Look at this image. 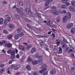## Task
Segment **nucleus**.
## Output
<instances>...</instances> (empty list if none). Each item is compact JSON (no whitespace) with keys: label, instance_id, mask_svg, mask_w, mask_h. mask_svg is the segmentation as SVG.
<instances>
[{"label":"nucleus","instance_id":"f257e3e1","mask_svg":"<svg viewBox=\"0 0 75 75\" xmlns=\"http://www.w3.org/2000/svg\"><path fill=\"white\" fill-rule=\"evenodd\" d=\"M47 68L46 65L43 64L42 65L41 67V68L42 69L39 71V73H40V74H42L43 72H45V71L47 70V68Z\"/></svg>","mask_w":75,"mask_h":75},{"label":"nucleus","instance_id":"f03ea898","mask_svg":"<svg viewBox=\"0 0 75 75\" xmlns=\"http://www.w3.org/2000/svg\"><path fill=\"white\" fill-rule=\"evenodd\" d=\"M45 1H46L45 3V6L47 7V6H48L50 4V2H52L53 0H45Z\"/></svg>","mask_w":75,"mask_h":75},{"label":"nucleus","instance_id":"7ed1b4c3","mask_svg":"<svg viewBox=\"0 0 75 75\" xmlns=\"http://www.w3.org/2000/svg\"><path fill=\"white\" fill-rule=\"evenodd\" d=\"M73 25H74V24L72 23L68 24L67 26V28L68 29L71 28L73 26Z\"/></svg>","mask_w":75,"mask_h":75},{"label":"nucleus","instance_id":"20e7f679","mask_svg":"<svg viewBox=\"0 0 75 75\" xmlns=\"http://www.w3.org/2000/svg\"><path fill=\"white\" fill-rule=\"evenodd\" d=\"M62 3H65V4L67 6H68L69 5V4L67 2V1H68V0H62Z\"/></svg>","mask_w":75,"mask_h":75},{"label":"nucleus","instance_id":"39448f33","mask_svg":"<svg viewBox=\"0 0 75 75\" xmlns=\"http://www.w3.org/2000/svg\"><path fill=\"white\" fill-rule=\"evenodd\" d=\"M19 48L20 50H22V51H25V47L24 46H22L21 45H20L19 46Z\"/></svg>","mask_w":75,"mask_h":75},{"label":"nucleus","instance_id":"423d86ee","mask_svg":"<svg viewBox=\"0 0 75 75\" xmlns=\"http://www.w3.org/2000/svg\"><path fill=\"white\" fill-rule=\"evenodd\" d=\"M37 50L36 49L35 47L33 48L31 50V52L32 54H33L34 52H35Z\"/></svg>","mask_w":75,"mask_h":75},{"label":"nucleus","instance_id":"0eeeda50","mask_svg":"<svg viewBox=\"0 0 75 75\" xmlns=\"http://www.w3.org/2000/svg\"><path fill=\"white\" fill-rule=\"evenodd\" d=\"M67 15L68 18L70 19L71 18V14L69 12H68L67 13Z\"/></svg>","mask_w":75,"mask_h":75},{"label":"nucleus","instance_id":"6e6552de","mask_svg":"<svg viewBox=\"0 0 75 75\" xmlns=\"http://www.w3.org/2000/svg\"><path fill=\"white\" fill-rule=\"evenodd\" d=\"M56 72L55 69H52L51 70L50 74L51 75H54L55 74Z\"/></svg>","mask_w":75,"mask_h":75},{"label":"nucleus","instance_id":"1a4fd4ad","mask_svg":"<svg viewBox=\"0 0 75 75\" xmlns=\"http://www.w3.org/2000/svg\"><path fill=\"white\" fill-rule=\"evenodd\" d=\"M25 11L28 14H30L31 13L30 11V9L29 8H27L25 9Z\"/></svg>","mask_w":75,"mask_h":75},{"label":"nucleus","instance_id":"9d476101","mask_svg":"<svg viewBox=\"0 0 75 75\" xmlns=\"http://www.w3.org/2000/svg\"><path fill=\"white\" fill-rule=\"evenodd\" d=\"M16 10L18 11V13H19L21 15H22L23 14V12L21 11H20L19 8H16Z\"/></svg>","mask_w":75,"mask_h":75},{"label":"nucleus","instance_id":"9b49d317","mask_svg":"<svg viewBox=\"0 0 75 75\" xmlns=\"http://www.w3.org/2000/svg\"><path fill=\"white\" fill-rule=\"evenodd\" d=\"M5 46L6 47H7L8 48H10L11 46H12V45L11 43H8L6 44H5Z\"/></svg>","mask_w":75,"mask_h":75},{"label":"nucleus","instance_id":"f8f14e48","mask_svg":"<svg viewBox=\"0 0 75 75\" xmlns=\"http://www.w3.org/2000/svg\"><path fill=\"white\" fill-rule=\"evenodd\" d=\"M71 33L72 34H74L75 33V28H72L71 30Z\"/></svg>","mask_w":75,"mask_h":75},{"label":"nucleus","instance_id":"ddd939ff","mask_svg":"<svg viewBox=\"0 0 75 75\" xmlns=\"http://www.w3.org/2000/svg\"><path fill=\"white\" fill-rule=\"evenodd\" d=\"M60 16L59 15L58 17L57 18V20L56 21L57 23H59L60 21Z\"/></svg>","mask_w":75,"mask_h":75},{"label":"nucleus","instance_id":"4468645a","mask_svg":"<svg viewBox=\"0 0 75 75\" xmlns=\"http://www.w3.org/2000/svg\"><path fill=\"white\" fill-rule=\"evenodd\" d=\"M8 27L10 28H14L15 26L13 24H10L9 25Z\"/></svg>","mask_w":75,"mask_h":75},{"label":"nucleus","instance_id":"2eb2a0df","mask_svg":"<svg viewBox=\"0 0 75 75\" xmlns=\"http://www.w3.org/2000/svg\"><path fill=\"white\" fill-rule=\"evenodd\" d=\"M15 70H18L20 68V66L19 65H17L14 67Z\"/></svg>","mask_w":75,"mask_h":75},{"label":"nucleus","instance_id":"dca6fc26","mask_svg":"<svg viewBox=\"0 0 75 75\" xmlns=\"http://www.w3.org/2000/svg\"><path fill=\"white\" fill-rule=\"evenodd\" d=\"M34 56L35 57V58H38V57L39 56V53L38 52L36 53V54L34 55Z\"/></svg>","mask_w":75,"mask_h":75},{"label":"nucleus","instance_id":"f3484780","mask_svg":"<svg viewBox=\"0 0 75 75\" xmlns=\"http://www.w3.org/2000/svg\"><path fill=\"white\" fill-rule=\"evenodd\" d=\"M69 9L70 10H71V11H74L75 10V8L74 7L70 6L69 7Z\"/></svg>","mask_w":75,"mask_h":75},{"label":"nucleus","instance_id":"a211bd4d","mask_svg":"<svg viewBox=\"0 0 75 75\" xmlns=\"http://www.w3.org/2000/svg\"><path fill=\"white\" fill-rule=\"evenodd\" d=\"M14 38L15 40H18L19 38V34L15 35Z\"/></svg>","mask_w":75,"mask_h":75},{"label":"nucleus","instance_id":"6ab92c4d","mask_svg":"<svg viewBox=\"0 0 75 75\" xmlns=\"http://www.w3.org/2000/svg\"><path fill=\"white\" fill-rule=\"evenodd\" d=\"M3 18H1L0 19V24H3Z\"/></svg>","mask_w":75,"mask_h":75},{"label":"nucleus","instance_id":"aec40b11","mask_svg":"<svg viewBox=\"0 0 75 75\" xmlns=\"http://www.w3.org/2000/svg\"><path fill=\"white\" fill-rule=\"evenodd\" d=\"M31 47H32V45H29L28 46L26 47V49L27 50H28L30 48H31Z\"/></svg>","mask_w":75,"mask_h":75},{"label":"nucleus","instance_id":"412c9836","mask_svg":"<svg viewBox=\"0 0 75 75\" xmlns=\"http://www.w3.org/2000/svg\"><path fill=\"white\" fill-rule=\"evenodd\" d=\"M26 69H28V71H30L31 70V67H30V66L28 65L26 67Z\"/></svg>","mask_w":75,"mask_h":75},{"label":"nucleus","instance_id":"4be33fe9","mask_svg":"<svg viewBox=\"0 0 75 75\" xmlns=\"http://www.w3.org/2000/svg\"><path fill=\"white\" fill-rule=\"evenodd\" d=\"M61 8H65L67 9V7L65 5H63L61 6Z\"/></svg>","mask_w":75,"mask_h":75},{"label":"nucleus","instance_id":"5701e85b","mask_svg":"<svg viewBox=\"0 0 75 75\" xmlns=\"http://www.w3.org/2000/svg\"><path fill=\"white\" fill-rule=\"evenodd\" d=\"M58 51H59V49L58 48H56L54 51V52L56 54H57L58 53Z\"/></svg>","mask_w":75,"mask_h":75},{"label":"nucleus","instance_id":"b1692460","mask_svg":"<svg viewBox=\"0 0 75 75\" xmlns=\"http://www.w3.org/2000/svg\"><path fill=\"white\" fill-rule=\"evenodd\" d=\"M13 37V35H8L7 37V38L9 40H11V38H12Z\"/></svg>","mask_w":75,"mask_h":75},{"label":"nucleus","instance_id":"393cba45","mask_svg":"<svg viewBox=\"0 0 75 75\" xmlns=\"http://www.w3.org/2000/svg\"><path fill=\"white\" fill-rule=\"evenodd\" d=\"M50 26H52L53 27H54V28H56V27H57V26L52 23H51V24L50 25Z\"/></svg>","mask_w":75,"mask_h":75},{"label":"nucleus","instance_id":"a878e982","mask_svg":"<svg viewBox=\"0 0 75 75\" xmlns=\"http://www.w3.org/2000/svg\"><path fill=\"white\" fill-rule=\"evenodd\" d=\"M32 63L33 65H35V64H37V61L36 60L32 62Z\"/></svg>","mask_w":75,"mask_h":75},{"label":"nucleus","instance_id":"bb28decb","mask_svg":"<svg viewBox=\"0 0 75 75\" xmlns=\"http://www.w3.org/2000/svg\"><path fill=\"white\" fill-rule=\"evenodd\" d=\"M7 21H8V22H10L11 21V17H10V16L7 17Z\"/></svg>","mask_w":75,"mask_h":75},{"label":"nucleus","instance_id":"cd10ccee","mask_svg":"<svg viewBox=\"0 0 75 75\" xmlns=\"http://www.w3.org/2000/svg\"><path fill=\"white\" fill-rule=\"evenodd\" d=\"M27 26L29 28V29H32L33 28V27H32V26H31V25L28 24L27 25Z\"/></svg>","mask_w":75,"mask_h":75},{"label":"nucleus","instance_id":"c85d7f7f","mask_svg":"<svg viewBox=\"0 0 75 75\" xmlns=\"http://www.w3.org/2000/svg\"><path fill=\"white\" fill-rule=\"evenodd\" d=\"M5 71V68H3L0 70V73H3Z\"/></svg>","mask_w":75,"mask_h":75},{"label":"nucleus","instance_id":"c756f323","mask_svg":"<svg viewBox=\"0 0 75 75\" xmlns=\"http://www.w3.org/2000/svg\"><path fill=\"white\" fill-rule=\"evenodd\" d=\"M28 61L29 62H31V61H33V59H32V58H31V57H29L28 59Z\"/></svg>","mask_w":75,"mask_h":75},{"label":"nucleus","instance_id":"7c9ffc66","mask_svg":"<svg viewBox=\"0 0 75 75\" xmlns=\"http://www.w3.org/2000/svg\"><path fill=\"white\" fill-rule=\"evenodd\" d=\"M16 54V52H15V51H12L11 52V55H15V54Z\"/></svg>","mask_w":75,"mask_h":75},{"label":"nucleus","instance_id":"2f4dec72","mask_svg":"<svg viewBox=\"0 0 75 75\" xmlns=\"http://www.w3.org/2000/svg\"><path fill=\"white\" fill-rule=\"evenodd\" d=\"M24 19H25V20L27 21V22H30V20H29L28 18H27L25 17L24 18Z\"/></svg>","mask_w":75,"mask_h":75},{"label":"nucleus","instance_id":"473e14b6","mask_svg":"<svg viewBox=\"0 0 75 75\" xmlns=\"http://www.w3.org/2000/svg\"><path fill=\"white\" fill-rule=\"evenodd\" d=\"M56 10L55 11H50V12L52 14H53V15H55V12Z\"/></svg>","mask_w":75,"mask_h":75},{"label":"nucleus","instance_id":"72a5a7b5","mask_svg":"<svg viewBox=\"0 0 75 75\" xmlns=\"http://www.w3.org/2000/svg\"><path fill=\"white\" fill-rule=\"evenodd\" d=\"M67 16H65L63 19V21L64 22L66 20H67Z\"/></svg>","mask_w":75,"mask_h":75},{"label":"nucleus","instance_id":"f704fd0d","mask_svg":"<svg viewBox=\"0 0 75 75\" xmlns=\"http://www.w3.org/2000/svg\"><path fill=\"white\" fill-rule=\"evenodd\" d=\"M63 41L64 42H65V43H67L68 42H67V40L66 39L64 38V37H63Z\"/></svg>","mask_w":75,"mask_h":75},{"label":"nucleus","instance_id":"c9c22d12","mask_svg":"<svg viewBox=\"0 0 75 75\" xmlns=\"http://www.w3.org/2000/svg\"><path fill=\"white\" fill-rule=\"evenodd\" d=\"M74 50V48H72V49H71L70 50L68 51V53H69L70 52H73V51Z\"/></svg>","mask_w":75,"mask_h":75},{"label":"nucleus","instance_id":"e433bc0d","mask_svg":"<svg viewBox=\"0 0 75 75\" xmlns=\"http://www.w3.org/2000/svg\"><path fill=\"white\" fill-rule=\"evenodd\" d=\"M17 33H20V32H21V28H19L17 29Z\"/></svg>","mask_w":75,"mask_h":75},{"label":"nucleus","instance_id":"4c0bfd02","mask_svg":"<svg viewBox=\"0 0 75 75\" xmlns=\"http://www.w3.org/2000/svg\"><path fill=\"white\" fill-rule=\"evenodd\" d=\"M75 67H73L72 68H71L70 69L71 71V72H73L74 71V68Z\"/></svg>","mask_w":75,"mask_h":75},{"label":"nucleus","instance_id":"58836bf2","mask_svg":"<svg viewBox=\"0 0 75 75\" xmlns=\"http://www.w3.org/2000/svg\"><path fill=\"white\" fill-rule=\"evenodd\" d=\"M11 58V59H14L16 57V55H12L10 56Z\"/></svg>","mask_w":75,"mask_h":75},{"label":"nucleus","instance_id":"ea45409f","mask_svg":"<svg viewBox=\"0 0 75 75\" xmlns=\"http://www.w3.org/2000/svg\"><path fill=\"white\" fill-rule=\"evenodd\" d=\"M71 4L73 6L75 7V1H72L71 2Z\"/></svg>","mask_w":75,"mask_h":75},{"label":"nucleus","instance_id":"a19ab883","mask_svg":"<svg viewBox=\"0 0 75 75\" xmlns=\"http://www.w3.org/2000/svg\"><path fill=\"white\" fill-rule=\"evenodd\" d=\"M3 33H4L5 34H8V33L7 31L5 30H3Z\"/></svg>","mask_w":75,"mask_h":75},{"label":"nucleus","instance_id":"79ce46f5","mask_svg":"<svg viewBox=\"0 0 75 75\" xmlns=\"http://www.w3.org/2000/svg\"><path fill=\"white\" fill-rule=\"evenodd\" d=\"M36 15H37V16H38V17L39 18H40L41 17V16L40 15V14L39 13H36Z\"/></svg>","mask_w":75,"mask_h":75},{"label":"nucleus","instance_id":"37998d69","mask_svg":"<svg viewBox=\"0 0 75 75\" xmlns=\"http://www.w3.org/2000/svg\"><path fill=\"white\" fill-rule=\"evenodd\" d=\"M24 35V33L23 32H21L20 34V37H23Z\"/></svg>","mask_w":75,"mask_h":75},{"label":"nucleus","instance_id":"c03bdc74","mask_svg":"<svg viewBox=\"0 0 75 75\" xmlns=\"http://www.w3.org/2000/svg\"><path fill=\"white\" fill-rule=\"evenodd\" d=\"M7 24V20H5L4 21V26H5Z\"/></svg>","mask_w":75,"mask_h":75},{"label":"nucleus","instance_id":"a18cd8bd","mask_svg":"<svg viewBox=\"0 0 75 75\" xmlns=\"http://www.w3.org/2000/svg\"><path fill=\"white\" fill-rule=\"evenodd\" d=\"M59 14V12L57 11H56V12H55V15H58Z\"/></svg>","mask_w":75,"mask_h":75},{"label":"nucleus","instance_id":"49530a36","mask_svg":"<svg viewBox=\"0 0 75 75\" xmlns=\"http://www.w3.org/2000/svg\"><path fill=\"white\" fill-rule=\"evenodd\" d=\"M51 8L53 10H56L57 9V8L55 6H52Z\"/></svg>","mask_w":75,"mask_h":75},{"label":"nucleus","instance_id":"de8ad7c7","mask_svg":"<svg viewBox=\"0 0 75 75\" xmlns=\"http://www.w3.org/2000/svg\"><path fill=\"white\" fill-rule=\"evenodd\" d=\"M21 15L22 16H24V17H26V16H27V15L24 13H23Z\"/></svg>","mask_w":75,"mask_h":75},{"label":"nucleus","instance_id":"09e8293b","mask_svg":"<svg viewBox=\"0 0 75 75\" xmlns=\"http://www.w3.org/2000/svg\"><path fill=\"white\" fill-rule=\"evenodd\" d=\"M0 67L1 68H3L4 67V64H1L0 65Z\"/></svg>","mask_w":75,"mask_h":75},{"label":"nucleus","instance_id":"8fccbe9b","mask_svg":"<svg viewBox=\"0 0 75 75\" xmlns=\"http://www.w3.org/2000/svg\"><path fill=\"white\" fill-rule=\"evenodd\" d=\"M42 61H43V59H39V63H41V62H42Z\"/></svg>","mask_w":75,"mask_h":75},{"label":"nucleus","instance_id":"3c124183","mask_svg":"<svg viewBox=\"0 0 75 75\" xmlns=\"http://www.w3.org/2000/svg\"><path fill=\"white\" fill-rule=\"evenodd\" d=\"M2 4H7V1H4L2 2Z\"/></svg>","mask_w":75,"mask_h":75},{"label":"nucleus","instance_id":"603ef678","mask_svg":"<svg viewBox=\"0 0 75 75\" xmlns=\"http://www.w3.org/2000/svg\"><path fill=\"white\" fill-rule=\"evenodd\" d=\"M68 50H69V47H67L66 48V49L65 50V51H66V52H67V51H69Z\"/></svg>","mask_w":75,"mask_h":75},{"label":"nucleus","instance_id":"864d4df0","mask_svg":"<svg viewBox=\"0 0 75 75\" xmlns=\"http://www.w3.org/2000/svg\"><path fill=\"white\" fill-rule=\"evenodd\" d=\"M24 59V57L23 56L22 57V59L21 60V62H23V59Z\"/></svg>","mask_w":75,"mask_h":75},{"label":"nucleus","instance_id":"5fc2aeb1","mask_svg":"<svg viewBox=\"0 0 75 75\" xmlns=\"http://www.w3.org/2000/svg\"><path fill=\"white\" fill-rule=\"evenodd\" d=\"M15 17H16L17 18H20V17H19V16H18L17 14H16L15 15Z\"/></svg>","mask_w":75,"mask_h":75},{"label":"nucleus","instance_id":"6e6d98bb","mask_svg":"<svg viewBox=\"0 0 75 75\" xmlns=\"http://www.w3.org/2000/svg\"><path fill=\"white\" fill-rule=\"evenodd\" d=\"M19 5L20 6H23V2L21 1L19 3Z\"/></svg>","mask_w":75,"mask_h":75},{"label":"nucleus","instance_id":"4d7b16f0","mask_svg":"<svg viewBox=\"0 0 75 75\" xmlns=\"http://www.w3.org/2000/svg\"><path fill=\"white\" fill-rule=\"evenodd\" d=\"M43 58V57L42 56H40L38 57V58L39 59H42Z\"/></svg>","mask_w":75,"mask_h":75},{"label":"nucleus","instance_id":"13d9d810","mask_svg":"<svg viewBox=\"0 0 75 75\" xmlns=\"http://www.w3.org/2000/svg\"><path fill=\"white\" fill-rule=\"evenodd\" d=\"M47 74H48V72H47V71H46L44 73H43V75H47Z\"/></svg>","mask_w":75,"mask_h":75},{"label":"nucleus","instance_id":"bf43d9fd","mask_svg":"<svg viewBox=\"0 0 75 75\" xmlns=\"http://www.w3.org/2000/svg\"><path fill=\"white\" fill-rule=\"evenodd\" d=\"M9 68H8V71H7V73L8 74H11V73H10V70H9Z\"/></svg>","mask_w":75,"mask_h":75},{"label":"nucleus","instance_id":"052dcab7","mask_svg":"<svg viewBox=\"0 0 75 75\" xmlns=\"http://www.w3.org/2000/svg\"><path fill=\"white\" fill-rule=\"evenodd\" d=\"M63 13L64 14L67 13V11L64 10H63Z\"/></svg>","mask_w":75,"mask_h":75},{"label":"nucleus","instance_id":"680f3d73","mask_svg":"<svg viewBox=\"0 0 75 75\" xmlns=\"http://www.w3.org/2000/svg\"><path fill=\"white\" fill-rule=\"evenodd\" d=\"M14 67V65H13L11 66V68L13 69Z\"/></svg>","mask_w":75,"mask_h":75},{"label":"nucleus","instance_id":"e2e57ef3","mask_svg":"<svg viewBox=\"0 0 75 75\" xmlns=\"http://www.w3.org/2000/svg\"><path fill=\"white\" fill-rule=\"evenodd\" d=\"M11 51H12L11 50H9L8 51V54H10V53H11Z\"/></svg>","mask_w":75,"mask_h":75},{"label":"nucleus","instance_id":"0e129e2a","mask_svg":"<svg viewBox=\"0 0 75 75\" xmlns=\"http://www.w3.org/2000/svg\"><path fill=\"white\" fill-rule=\"evenodd\" d=\"M38 38H41V37H44L45 36H41L40 35H39L38 36Z\"/></svg>","mask_w":75,"mask_h":75},{"label":"nucleus","instance_id":"69168bd1","mask_svg":"<svg viewBox=\"0 0 75 75\" xmlns=\"http://www.w3.org/2000/svg\"><path fill=\"white\" fill-rule=\"evenodd\" d=\"M40 45H41V47H43V42H42L40 43Z\"/></svg>","mask_w":75,"mask_h":75},{"label":"nucleus","instance_id":"338daca9","mask_svg":"<svg viewBox=\"0 0 75 75\" xmlns=\"http://www.w3.org/2000/svg\"><path fill=\"white\" fill-rule=\"evenodd\" d=\"M33 75H38L37 73L36 72H34L33 74Z\"/></svg>","mask_w":75,"mask_h":75},{"label":"nucleus","instance_id":"774afa93","mask_svg":"<svg viewBox=\"0 0 75 75\" xmlns=\"http://www.w3.org/2000/svg\"><path fill=\"white\" fill-rule=\"evenodd\" d=\"M19 54H18L16 56V58H19Z\"/></svg>","mask_w":75,"mask_h":75}]
</instances>
